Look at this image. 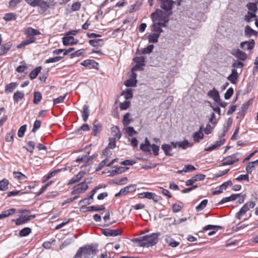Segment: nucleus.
<instances>
[{
	"mask_svg": "<svg viewBox=\"0 0 258 258\" xmlns=\"http://www.w3.org/2000/svg\"><path fill=\"white\" fill-rule=\"evenodd\" d=\"M121 95L124 96L125 99H130L133 97L132 90L131 89H127L126 91H123Z\"/></svg>",
	"mask_w": 258,
	"mask_h": 258,
	"instance_id": "obj_47",
	"label": "nucleus"
},
{
	"mask_svg": "<svg viewBox=\"0 0 258 258\" xmlns=\"http://www.w3.org/2000/svg\"><path fill=\"white\" fill-rule=\"evenodd\" d=\"M164 239L168 245L172 247H176L180 244V241L175 240L170 235H165Z\"/></svg>",
	"mask_w": 258,
	"mask_h": 258,
	"instance_id": "obj_14",
	"label": "nucleus"
},
{
	"mask_svg": "<svg viewBox=\"0 0 258 258\" xmlns=\"http://www.w3.org/2000/svg\"><path fill=\"white\" fill-rule=\"evenodd\" d=\"M38 6H39V12L43 13L46 11L49 7V5L47 2H44L42 0H40V2L38 3Z\"/></svg>",
	"mask_w": 258,
	"mask_h": 258,
	"instance_id": "obj_22",
	"label": "nucleus"
},
{
	"mask_svg": "<svg viewBox=\"0 0 258 258\" xmlns=\"http://www.w3.org/2000/svg\"><path fill=\"white\" fill-rule=\"evenodd\" d=\"M202 130L203 126H201L200 127L199 131L198 132H195L193 134L192 138L195 142L199 143L201 140L203 139L204 134L202 132Z\"/></svg>",
	"mask_w": 258,
	"mask_h": 258,
	"instance_id": "obj_20",
	"label": "nucleus"
},
{
	"mask_svg": "<svg viewBox=\"0 0 258 258\" xmlns=\"http://www.w3.org/2000/svg\"><path fill=\"white\" fill-rule=\"evenodd\" d=\"M140 149L142 151L147 152H149L151 150V145L150 144V142L147 139V138L145 139V143L144 144H141L140 145Z\"/></svg>",
	"mask_w": 258,
	"mask_h": 258,
	"instance_id": "obj_28",
	"label": "nucleus"
},
{
	"mask_svg": "<svg viewBox=\"0 0 258 258\" xmlns=\"http://www.w3.org/2000/svg\"><path fill=\"white\" fill-rule=\"evenodd\" d=\"M160 7L165 11V13H167L170 16V14L167 12L172 9L174 2L172 0H158Z\"/></svg>",
	"mask_w": 258,
	"mask_h": 258,
	"instance_id": "obj_8",
	"label": "nucleus"
},
{
	"mask_svg": "<svg viewBox=\"0 0 258 258\" xmlns=\"http://www.w3.org/2000/svg\"><path fill=\"white\" fill-rule=\"evenodd\" d=\"M208 95L210 98H212L217 103H219L220 102L219 93L215 88L208 91Z\"/></svg>",
	"mask_w": 258,
	"mask_h": 258,
	"instance_id": "obj_17",
	"label": "nucleus"
},
{
	"mask_svg": "<svg viewBox=\"0 0 258 258\" xmlns=\"http://www.w3.org/2000/svg\"><path fill=\"white\" fill-rule=\"evenodd\" d=\"M256 17V16L255 14V13L248 12L247 14L245 16L244 20L247 22H249L251 21V19L253 18Z\"/></svg>",
	"mask_w": 258,
	"mask_h": 258,
	"instance_id": "obj_48",
	"label": "nucleus"
},
{
	"mask_svg": "<svg viewBox=\"0 0 258 258\" xmlns=\"http://www.w3.org/2000/svg\"><path fill=\"white\" fill-rule=\"evenodd\" d=\"M258 164V159L252 162H250L248 163L247 166L246 167V170L248 173H251L253 170V167L255 165Z\"/></svg>",
	"mask_w": 258,
	"mask_h": 258,
	"instance_id": "obj_35",
	"label": "nucleus"
},
{
	"mask_svg": "<svg viewBox=\"0 0 258 258\" xmlns=\"http://www.w3.org/2000/svg\"><path fill=\"white\" fill-rule=\"evenodd\" d=\"M227 131L228 128L224 127L223 133L221 135L219 136V141H217L214 144H213L210 147L206 148L205 151H212L223 145L225 142V139L224 138L225 134Z\"/></svg>",
	"mask_w": 258,
	"mask_h": 258,
	"instance_id": "obj_5",
	"label": "nucleus"
},
{
	"mask_svg": "<svg viewBox=\"0 0 258 258\" xmlns=\"http://www.w3.org/2000/svg\"><path fill=\"white\" fill-rule=\"evenodd\" d=\"M120 229H104L102 230V233L106 236H116L121 234Z\"/></svg>",
	"mask_w": 258,
	"mask_h": 258,
	"instance_id": "obj_13",
	"label": "nucleus"
},
{
	"mask_svg": "<svg viewBox=\"0 0 258 258\" xmlns=\"http://www.w3.org/2000/svg\"><path fill=\"white\" fill-rule=\"evenodd\" d=\"M246 7L249 11H251V12L255 13L257 11V5L254 3H248Z\"/></svg>",
	"mask_w": 258,
	"mask_h": 258,
	"instance_id": "obj_43",
	"label": "nucleus"
},
{
	"mask_svg": "<svg viewBox=\"0 0 258 258\" xmlns=\"http://www.w3.org/2000/svg\"><path fill=\"white\" fill-rule=\"evenodd\" d=\"M130 116L131 114L128 112L124 115L122 123L124 126H127L130 123L131 121V119L130 118Z\"/></svg>",
	"mask_w": 258,
	"mask_h": 258,
	"instance_id": "obj_46",
	"label": "nucleus"
},
{
	"mask_svg": "<svg viewBox=\"0 0 258 258\" xmlns=\"http://www.w3.org/2000/svg\"><path fill=\"white\" fill-rule=\"evenodd\" d=\"M255 206V203L254 202L250 201L246 202L241 208L239 212L236 213L235 218L240 220L242 216L244 215L250 209L253 208Z\"/></svg>",
	"mask_w": 258,
	"mask_h": 258,
	"instance_id": "obj_4",
	"label": "nucleus"
},
{
	"mask_svg": "<svg viewBox=\"0 0 258 258\" xmlns=\"http://www.w3.org/2000/svg\"><path fill=\"white\" fill-rule=\"evenodd\" d=\"M16 210L14 208L10 209L8 210L5 211L3 212L5 218L9 217L12 215L16 212Z\"/></svg>",
	"mask_w": 258,
	"mask_h": 258,
	"instance_id": "obj_56",
	"label": "nucleus"
},
{
	"mask_svg": "<svg viewBox=\"0 0 258 258\" xmlns=\"http://www.w3.org/2000/svg\"><path fill=\"white\" fill-rule=\"evenodd\" d=\"M62 56H55L52 58H49L45 61L46 63H53L60 60L62 58Z\"/></svg>",
	"mask_w": 258,
	"mask_h": 258,
	"instance_id": "obj_51",
	"label": "nucleus"
},
{
	"mask_svg": "<svg viewBox=\"0 0 258 258\" xmlns=\"http://www.w3.org/2000/svg\"><path fill=\"white\" fill-rule=\"evenodd\" d=\"M88 187H89L87 184L84 185V182H82L81 183L74 186V189L72 191V194L84 192L88 188Z\"/></svg>",
	"mask_w": 258,
	"mask_h": 258,
	"instance_id": "obj_16",
	"label": "nucleus"
},
{
	"mask_svg": "<svg viewBox=\"0 0 258 258\" xmlns=\"http://www.w3.org/2000/svg\"><path fill=\"white\" fill-rule=\"evenodd\" d=\"M83 177L82 176L81 174L79 173V172L75 176L72 178V179L70 180V182H69V184H71L73 183H75L77 182H78L79 181L81 180V179Z\"/></svg>",
	"mask_w": 258,
	"mask_h": 258,
	"instance_id": "obj_38",
	"label": "nucleus"
},
{
	"mask_svg": "<svg viewBox=\"0 0 258 258\" xmlns=\"http://www.w3.org/2000/svg\"><path fill=\"white\" fill-rule=\"evenodd\" d=\"M247 226V225L242 224L241 222L239 223L235 226H233L232 229L233 230L237 231L240 229H243Z\"/></svg>",
	"mask_w": 258,
	"mask_h": 258,
	"instance_id": "obj_64",
	"label": "nucleus"
},
{
	"mask_svg": "<svg viewBox=\"0 0 258 258\" xmlns=\"http://www.w3.org/2000/svg\"><path fill=\"white\" fill-rule=\"evenodd\" d=\"M41 67H38L36 69L33 70L32 71H31L29 74V77L30 78V79L32 80L35 79L37 77L38 74L41 71Z\"/></svg>",
	"mask_w": 258,
	"mask_h": 258,
	"instance_id": "obj_34",
	"label": "nucleus"
},
{
	"mask_svg": "<svg viewBox=\"0 0 258 258\" xmlns=\"http://www.w3.org/2000/svg\"><path fill=\"white\" fill-rule=\"evenodd\" d=\"M234 91L233 88H229L224 94V98L225 99L228 100L230 98L233 94Z\"/></svg>",
	"mask_w": 258,
	"mask_h": 258,
	"instance_id": "obj_54",
	"label": "nucleus"
},
{
	"mask_svg": "<svg viewBox=\"0 0 258 258\" xmlns=\"http://www.w3.org/2000/svg\"><path fill=\"white\" fill-rule=\"evenodd\" d=\"M254 44V40L251 39L250 41H245L241 42L240 44V47L242 49H247L250 51L253 49Z\"/></svg>",
	"mask_w": 258,
	"mask_h": 258,
	"instance_id": "obj_15",
	"label": "nucleus"
},
{
	"mask_svg": "<svg viewBox=\"0 0 258 258\" xmlns=\"http://www.w3.org/2000/svg\"><path fill=\"white\" fill-rule=\"evenodd\" d=\"M12 44L11 42H8L3 45L1 46L0 49L1 50V52H0V55H3L6 53L11 47Z\"/></svg>",
	"mask_w": 258,
	"mask_h": 258,
	"instance_id": "obj_32",
	"label": "nucleus"
},
{
	"mask_svg": "<svg viewBox=\"0 0 258 258\" xmlns=\"http://www.w3.org/2000/svg\"><path fill=\"white\" fill-rule=\"evenodd\" d=\"M26 131V125L21 126L18 132V136L19 138H22L24 136V134Z\"/></svg>",
	"mask_w": 258,
	"mask_h": 258,
	"instance_id": "obj_50",
	"label": "nucleus"
},
{
	"mask_svg": "<svg viewBox=\"0 0 258 258\" xmlns=\"http://www.w3.org/2000/svg\"><path fill=\"white\" fill-rule=\"evenodd\" d=\"M140 197L141 198H146L150 200H153V201L156 203L158 202L160 199V197L151 192H142L140 194Z\"/></svg>",
	"mask_w": 258,
	"mask_h": 258,
	"instance_id": "obj_11",
	"label": "nucleus"
},
{
	"mask_svg": "<svg viewBox=\"0 0 258 258\" xmlns=\"http://www.w3.org/2000/svg\"><path fill=\"white\" fill-rule=\"evenodd\" d=\"M173 146L170 144H163L161 146L162 149L164 152L165 154L167 156H172V153H171L172 148Z\"/></svg>",
	"mask_w": 258,
	"mask_h": 258,
	"instance_id": "obj_23",
	"label": "nucleus"
},
{
	"mask_svg": "<svg viewBox=\"0 0 258 258\" xmlns=\"http://www.w3.org/2000/svg\"><path fill=\"white\" fill-rule=\"evenodd\" d=\"M215 125H213L212 126L209 123L207 124L206 128L204 130L205 134L209 135L212 132Z\"/></svg>",
	"mask_w": 258,
	"mask_h": 258,
	"instance_id": "obj_55",
	"label": "nucleus"
},
{
	"mask_svg": "<svg viewBox=\"0 0 258 258\" xmlns=\"http://www.w3.org/2000/svg\"><path fill=\"white\" fill-rule=\"evenodd\" d=\"M171 144L173 146L174 148H181L182 149H186L188 147H190L192 146V144L190 143L187 140H184L180 142H171Z\"/></svg>",
	"mask_w": 258,
	"mask_h": 258,
	"instance_id": "obj_10",
	"label": "nucleus"
},
{
	"mask_svg": "<svg viewBox=\"0 0 258 258\" xmlns=\"http://www.w3.org/2000/svg\"><path fill=\"white\" fill-rule=\"evenodd\" d=\"M98 247L97 244H92L80 247L74 258H93L98 252Z\"/></svg>",
	"mask_w": 258,
	"mask_h": 258,
	"instance_id": "obj_2",
	"label": "nucleus"
},
{
	"mask_svg": "<svg viewBox=\"0 0 258 258\" xmlns=\"http://www.w3.org/2000/svg\"><path fill=\"white\" fill-rule=\"evenodd\" d=\"M153 24L151 31L153 33L148 36L149 43H155L158 41L160 34L163 32L162 28L166 27L169 22V15L159 9H157L151 15Z\"/></svg>",
	"mask_w": 258,
	"mask_h": 258,
	"instance_id": "obj_1",
	"label": "nucleus"
},
{
	"mask_svg": "<svg viewBox=\"0 0 258 258\" xmlns=\"http://www.w3.org/2000/svg\"><path fill=\"white\" fill-rule=\"evenodd\" d=\"M18 84L16 82L11 83L7 85L5 87V91L6 93H12L17 87Z\"/></svg>",
	"mask_w": 258,
	"mask_h": 258,
	"instance_id": "obj_24",
	"label": "nucleus"
},
{
	"mask_svg": "<svg viewBox=\"0 0 258 258\" xmlns=\"http://www.w3.org/2000/svg\"><path fill=\"white\" fill-rule=\"evenodd\" d=\"M24 97V93L22 91H17L13 95L14 102L18 103L20 100H22Z\"/></svg>",
	"mask_w": 258,
	"mask_h": 258,
	"instance_id": "obj_26",
	"label": "nucleus"
},
{
	"mask_svg": "<svg viewBox=\"0 0 258 258\" xmlns=\"http://www.w3.org/2000/svg\"><path fill=\"white\" fill-rule=\"evenodd\" d=\"M42 99L41 94L39 92H35L34 93L33 103L38 104Z\"/></svg>",
	"mask_w": 258,
	"mask_h": 258,
	"instance_id": "obj_44",
	"label": "nucleus"
},
{
	"mask_svg": "<svg viewBox=\"0 0 258 258\" xmlns=\"http://www.w3.org/2000/svg\"><path fill=\"white\" fill-rule=\"evenodd\" d=\"M17 18V15L14 13H7L4 17V19L6 21H10L15 20Z\"/></svg>",
	"mask_w": 258,
	"mask_h": 258,
	"instance_id": "obj_37",
	"label": "nucleus"
},
{
	"mask_svg": "<svg viewBox=\"0 0 258 258\" xmlns=\"http://www.w3.org/2000/svg\"><path fill=\"white\" fill-rule=\"evenodd\" d=\"M208 203V200H203L200 204L198 205L196 209L197 211L199 212L203 210L206 206Z\"/></svg>",
	"mask_w": 258,
	"mask_h": 258,
	"instance_id": "obj_45",
	"label": "nucleus"
},
{
	"mask_svg": "<svg viewBox=\"0 0 258 258\" xmlns=\"http://www.w3.org/2000/svg\"><path fill=\"white\" fill-rule=\"evenodd\" d=\"M25 33L31 43L36 41V38L34 37L35 35L40 34V32L38 30L34 29L31 27L28 28L26 30Z\"/></svg>",
	"mask_w": 258,
	"mask_h": 258,
	"instance_id": "obj_7",
	"label": "nucleus"
},
{
	"mask_svg": "<svg viewBox=\"0 0 258 258\" xmlns=\"http://www.w3.org/2000/svg\"><path fill=\"white\" fill-rule=\"evenodd\" d=\"M31 232V229L29 227H25L19 232V235L21 237H24L28 235Z\"/></svg>",
	"mask_w": 258,
	"mask_h": 258,
	"instance_id": "obj_40",
	"label": "nucleus"
},
{
	"mask_svg": "<svg viewBox=\"0 0 258 258\" xmlns=\"http://www.w3.org/2000/svg\"><path fill=\"white\" fill-rule=\"evenodd\" d=\"M89 129H90V128H89L88 124H84L78 130L77 132L79 134H81L82 131H89Z\"/></svg>",
	"mask_w": 258,
	"mask_h": 258,
	"instance_id": "obj_62",
	"label": "nucleus"
},
{
	"mask_svg": "<svg viewBox=\"0 0 258 258\" xmlns=\"http://www.w3.org/2000/svg\"><path fill=\"white\" fill-rule=\"evenodd\" d=\"M134 185L127 186L124 188H121L120 191L116 193L115 195V197H118L120 195H125L128 192L134 190Z\"/></svg>",
	"mask_w": 258,
	"mask_h": 258,
	"instance_id": "obj_21",
	"label": "nucleus"
},
{
	"mask_svg": "<svg viewBox=\"0 0 258 258\" xmlns=\"http://www.w3.org/2000/svg\"><path fill=\"white\" fill-rule=\"evenodd\" d=\"M196 170V168L191 165H185L182 171H184V172H187L189 171H194Z\"/></svg>",
	"mask_w": 258,
	"mask_h": 258,
	"instance_id": "obj_61",
	"label": "nucleus"
},
{
	"mask_svg": "<svg viewBox=\"0 0 258 258\" xmlns=\"http://www.w3.org/2000/svg\"><path fill=\"white\" fill-rule=\"evenodd\" d=\"M130 105V102L129 101H125L120 103L119 107L120 110H126L129 107Z\"/></svg>",
	"mask_w": 258,
	"mask_h": 258,
	"instance_id": "obj_59",
	"label": "nucleus"
},
{
	"mask_svg": "<svg viewBox=\"0 0 258 258\" xmlns=\"http://www.w3.org/2000/svg\"><path fill=\"white\" fill-rule=\"evenodd\" d=\"M111 132L113 139H110L108 147L110 149H113L115 147V139H119L121 137V134L120 133L119 128L117 126H114L112 127Z\"/></svg>",
	"mask_w": 258,
	"mask_h": 258,
	"instance_id": "obj_6",
	"label": "nucleus"
},
{
	"mask_svg": "<svg viewBox=\"0 0 258 258\" xmlns=\"http://www.w3.org/2000/svg\"><path fill=\"white\" fill-rule=\"evenodd\" d=\"M137 80L136 79L130 78L126 80L124 82V85L127 87H134L136 86Z\"/></svg>",
	"mask_w": 258,
	"mask_h": 258,
	"instance_id": "obj_41",
	"label": "nucleus"
},
{
	"mask_svg": "<svg viewBox=\"0 0 258 258\" xmlns=\"http://www.w3.org/2000/svg\"><path fill=\"white\" fill-rule=\"evenodd\" d=\"M66 95H67L66 94L63 96H60L56 99H54L53 100V104H58V103L62 102L63 101V100H64V99L66 97Z\"/></svg>",
	"mask_w": 258,
	"mask_h": 258,
	"instance_id": "obj_63",
	"label": "nucleus"
},
{
	"mask_svg": "<svg viewBox=\"0 0 258 258\" xmlns=\"http://www.w3.org/2000/svg\"><path fill=\"white\" fill-rule=\"evenodd\" d=\"M84 52L85 49H84L78 50L71 54V57H79L84 54Z\"/></svg>",
	"mask_w": 258,
	"mask_h": 258,
	"instance_id": "obj_60",
	"label": "nucleus"
},
{
	"mask_svg": "<svg viewBox=\"0 0 258 258\" xmlns=\"http://www.w3.org/2000/svg\"><path fill=\"white\" fill-rule=\"evenodd\" d=\"M89 115V106L87 105H84L82 111V118L84 121H86Z\"/></svg>",
	"mask_w": 258,
	"mask_h": 258,
	"instance_id": "obj_31",
	"label": "nucleus"
},
{
	"mask_svg": "<svg viewBox=\"0 0 258 258\" xmlns=\"http://www.w3.org/2000/svg\"><path fill=\"white\" fill-rule=\"evenodd\" d=\"M81 5L80 2H75L72 5L71 10L73 12L79 11L81 8Z\"/></svg>",
	"mask_w": 258,
	"mask_h": 258,
	"instance_id": "obj_57",
	"label": "nucleus"
},
{
	"mask_svg": "<svg viewBox=\"0 0 258 258\" xmlns=\"http://www.w3.org/2000/svg\"><path fill=\"white\" fill-rule=\"evenodd\" d=\"M101 128V124L98 120H95L93 126V133L94 135L97 136V135L100 132Z\"/></svg>",
	"mask_w": 258,
	"mask_h": 258,
	"instance_id": "obj_25",
	"label": "nucleus"
},
{
	"mask_svg": "<svg viewBox=\"0 0 258 258\" xmlns=\"http://www.w3.org/2000/svg\"><path fill=\"white\" fill-rule=\"evenodd\" d=\"M134 61L136 63V64H140L143 66L145 65V57L144 56H138L134 58Z\"/></svg>",
	"mask_w": 258,
	"mask_h": 258,
	"instance_id": "obj_39",
	"label": "nucleus"
},
{
	"mask_svg": "<svg viewBox=\"0 0 258 258\" xmlns=\"http://www.w3.org/2000/svg\"><path fill=\"white\" fill-rule=\"evenodd\" d=\"M231 54L241 60H245L247 58L246 54L238 48L232 49Z\"/></svg>",
	"mask_w": 258,
	"mask_h": 258,
	"instance_id": "obj_12",
	"label": "nucleus"
},
{
	"mask_svg": "<svg viewBox=\"0 0 258 258\" xmlns=\"http://www.w3.org/2000/svg\"><path fill=\"white\" fill-rule=\"evenodd\" d=\"M13 175L15 178L18 179L20 182L25 181L27 179V176L20 172L15 171L13 172Z\"/></svg>",
	"mask_w": 258,
	"mask_h": 258,
	"instance_id": "obj_27",
	"label": "nucleus"
},
{
	"mask_svg": "<svg viewBox=\"0 0 258 258\" xmlns=\"http://www.w3.org/2000/svg\"><path fill=\"white\" fill-rule=\"evenodd\" d=\"M89 43L93 47L102 46L104 44L103 40L101 39L90 40Z\"/></svg>",
	"mask_w": 258,
	"mask_h": 258,
	"instance_id": "obj_29",
	"label": "nucleus"
},
{
	"mask_svg": "<svg viewBox=\"0 0 258 258\" xmlns=\"http://www.w3.org/2000/svg\"><path fill=\"white\" fill-rule=\"evenodd\" d=\"M160 233H154L134 239L138 245L141 247H150L156 244L158 242Z\"/></svg>",
	"mask_w": 258,
	"mask_h": 258,
	"instance_id": "obj_3",
	"label": "nucleus"
},
{
	"mask_svg": "<svg viewBox=\"0 0 258 258\" xmlns=\"http://www.w3.org/2000/svg\"><path fill=\"white\" fill-rule=\"evenodd\" d=\"M238 159L236 158V154L229 156L225 158V161L222 163V165H232L238 161Z\"/></svg>",
	"mask_w": 258,
	"mask_h": 258,
	"instance_id": "obj_19",
	"label": "nucleus"
},
{
	"mask_svg": "<svg viewBox=\"0 0 258 258\" xmlns=\"http://www.w3.org/2000/svg\"><path fill=\"white\" fill-rule=\"evenodd\" d=\"M41 124V122L40 120H36L34 123L32 132L34 133H35V132L40 127Z\"/></svg>",
	"mask_w": 258,
	"mask_h": 258,
	"instance_id": "obj_58",
	"label": "nucleus"
},
{
	"mask_svg": "<svg viewBox=\"0 0 258 258\" xmlns=\"http://www.w3.org/2000/svg\"><path fill=\"white\" fill-rule=\"evenodd\" d=\"M125 132L128 136L131 137H132L134 135L137 134V132L134 130V127L131 126H128L125 128Z\"/></svg>",
	"mask_w": 258,
	"mask_h": 258,
	"instance_id": "obj_49",
	"label": "nucleus"
},
{
	"mask_svg": "<svg viewBox=\"0 0 258 258\" xmlns=\"http://www.w3.org/2000/svg\"><path fill=\"white\" fill-rule=\"evenodd\" d=\"M114 170H113L111 172V174L114 176L118 173H121L124 172L126 169L123 167H114Z\"/></svg>",
	"mask_w": 258,
	"mask_h": 258,
	"instance_id": "obj_36",
	"label": "nucleus"
},
{
	"mask_svg": "<svg viewBox=\"0 0 258 258\" xmlns=\"http://www.w3.org/2000/svg\"><path fill=\"white\" fill-rule=\"evenodd\" d=\"M244 33L246 36L251 37L252 35L257 36V32L251 28L249 26H246L245 28Z\"/></svg>",
	"mask_w": 258,
	"mask_h": 258,
	"instance_id": "obj_30",
	"label": "nucleus"
},
{
	"mask_svg": "<svg viewBox=\"0 0 258 258\" xmlns=\"http://www.w3.org/2000/svg\"><path fill=\"white\" fill-rule=\"evenodd\" d=\"M105 207L103 205H101L99 206H92L88 207H87V211H102L105 209Z\"/></svg>",
	"mask_w": 258,
	"mask_h": 258,
	"instance_id": "obj_42",
	"label": "nucleus"
},
{
	"mask_svg": "<svg viewBox=\"0 0 258 258\" xmlns=\"http://www.w3.org/2000/svg\"><path fill=\"white\" fill-rule=\"evenodd\" d=\"M9 181L8 179H4L0 181V190L5 191L8 189Z\"/></svg>",
	"mask_w": 258,
	"mask_h": 258,
	"instance_id": "obj_33",
	"label": "nucleus"
},
{
	"mask_svg": "<svg viewBox=\"0 0 258 258\" xmlns=\"http://www.w3.org/2000/svg\"><path fill=\"white\" fill-rule=\"evenodd\" d=\"M62 43L65 46L73 45L78 43V40L75 39L73 36H70L66 33L64 36L62 38Z\"/></svg>",
	"mask_w": 258,
	"mask_h": 258,
	"instance_id": "obj_9",
	"label": "nucleus"
},
{
	"mask_svg": "<svg viewBox=\"0 0 258 258\" xmlns=\"http://www.w3.org/2000/svg\"><path fill=\"white\" fill-rule=\"evenodd\" d=\"M154 48V45L151 44L148 45L147 47L144 48L142 51V53L144 54H150Z\"/></svg>",
	"mask_w": 258,
	"mask_h": 258,
	"instance_id": "obj_52",
	"label": "nucleus"
},
{
	"mask_svg": "<svg viewBox=\"0 0 258 258\" xmlns=\"http://www.w3.org/2000/svg\"><path fill=\"white\" fill-rule=\"evenodd\" d=\"M35 148V143L32 141H29L27 144L26 149L28 151L33 153Z\"/></svg>",
	"mask_w": 258,
	"mask_h": 258,
	"instance_id": "obj_53",
	"label": "nucleus"
},
{
	"mask_svg": "<svg viewBox=\"0 0 258 258\" xmlns=\"http://www.w3.org/2000/svg\"><path fill=\"white\" fill-rule=\"evenodd\" d=\"M238 78V74L237 70L233 69L231 73L228 76L227 79L233 84H236Z\"/></svg>",
	"mask_w": 258,
	"mask_h": 258,
	"instance_id": "obj_18",
	"label": "nucleus"
}]
</instances>
